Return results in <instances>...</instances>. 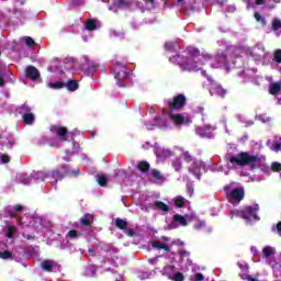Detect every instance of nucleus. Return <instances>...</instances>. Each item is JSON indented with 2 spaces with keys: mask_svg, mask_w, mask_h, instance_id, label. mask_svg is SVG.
<instances>
[{
  "mask_svg": "<svg viewBox=\"0 0 281 281\" xmlns=\"http://www.w3.org/2000/svg\"><path fill=\"white\" fill-rule=\"evenodd\" d=\"M25 77L29 78V80H38V78H41V72L36 67L29 66L25 69Z\"/></svg>",
  "mask_w": 281,
  "mask_h": 281,
  "instance_id": "17",
  "label": "nucleus"
},
{
  "mask_svg": "<svg viewBox=\"0 0 281 281\" xmlns=\"http://www.w3.org/2000/svg\"><path fill=\"white\" fill-rule=\"evenodd\" d=\"M234 54H236V56H238L239 54H249L251 58H254V60H262V58H265L266 56L265 46L262 45H257L251 49L247 47L235 48Z\"/></svg>",
  "mask_w": 281,
  "mask_h": 281,
  "instance_id": "8",
  "label": "nucleus"
},
{
  "mask_svg": "<svg viewBox=\"0 0 281 281\" xmlns=\"http://www.w3.org/2000/svg\"><path fill=\"white\" fill-rule=\"evenodd\" d=\"M281 91V82H274L269 86V93L271 95H278Z\"/></svg>",
  "mask_w": 281,
  "mask_h": 281,
  "instance_id": "24",
  "label": "nucleus"
},
{
  "mask_svg": "<svg viewBox=\"0 0 281 281\" xmlns=\"http://www.w3.org/2000/svg\"><path fill=\"white\" fill-rule=\"evenodd\" d=\"M255 19H256V21H258V23H262V25H267L265 18L262 15H260V13H255Z\"/></svg>",
  "mask_w": 281,
  "mask_h": 281,
  "instance_id": "41",
  "label": "nucleus"
},
{
  "mask_svg": "<svg viewBox=\"0 0 281 281\" xmlns=\"http://www.w3.org/2000/svg\"><path fill=\"white\" fill-rule=\"evenodd\" d=\"M162 276H166L168 278V273H176L175 272V266H166L162 270H161Z\"/></svg>",
  "mask_w": 281,
  "mask_h": 281,
  "instance_id": "34",
  "label": "nucleus"
},
{
  "mask_svg": "<svg viewBox=\"0 0 281 281\" xmlns=\"http://www.w3.org/2000/svg\"><path fill=\"white\" fill-rule=\"evenodd\" d=\"M266 158L265 156H256L249 153L241 151L237 155L231 156L228 158V164H231L232 168H244V166H249L254 170V168H260L261 172L269 177L271 175V170L273 172H280L281 164L272 162L271 167L265 166Z\"/></svg>",
  "mask_w": 281,
  "mask_h": 281,
  "instance_id": "2",
  "label": "nucleus"
},
{
  "mask_svg": "<svg viewBox=\"0 0 281 281\" xmlns=\"http://www.w3.org/2000/svg\"><path fill=\"white\" fill-rule=\"evenodd\" d=\"M272 229H274V227H273ZM274 231H277L279 234H281V222H279V223L277 224V227H276Z\"/></svg>",
  "mask_w": 281,
  "mask_h": 281,
  "instance_id": "53",
  "label": "nucleus"
},
{
  "mask_svg": "<svg viewBox=\"0 0 281 281\" xmlns=\"http://www.w3.org/2000/svg\"><path fill=\"white\" fill-rule=\"evenodd\" d=\"M194 218H196V215L194 213L187 214L184 216L176 214V215H173V221L169 225V228L177 229L179 227L178 225H181V227H186V226H188V223H192V221H194Z\"/></svg>",
  "mask_w": 281,
  "mask_h": 281,
  "instance_id": "10",
  "label": "nucleus"
},
{
  "mask_svg": "<svg viewBox=\"0 0 281 281\" xmlns=\"http://www.w3.org/2000/svg\"><path fill=\"white\" fill-rule=\"evenodd\" d=\"M205 225V222H199L198 225H195V229H201Z\"/></svg>",
  "mask_w": 281,
  "mask_h": 281,
  "instance_id": "54",
  "label": "nucleus"
},
{
  "mask_svg": "<svg viewBox=\"0 0 281 281\" xmlns=\"http://www.w3.org/2000/svg\"><path fill=\"white\" fill-rule=\"evenodd\" d=\"M172 167L177 172H179V170L181 169V160L177 159L176 161H173Z\"/></svg>",
  "mask_w": 281,
  "mask_h": 281,
  "instance_id": "43",
  "label": "nucleus"
},
{
  "mask_svg": "<svg viewBox=\"0 0 281 281\" xmlns=\"http://www.w3.org/2000/svg\"><path fill=\"white\" fill-rule=\"evenodd\" d=\"M276 254V248L270 247V246H266L262 249V256L266 260V262H268V265H270V267H272L273 271H274V276H281V265L279 262H276V260H273V256Z\"/></svg>",
  "mask_w": 281,
  "mask_h": 281,
  "instance_id": "7",
  "label": "nucleus"
},
{
  "mask_svg": "<svg viewBox=\"0 0 281 281\" xmlns=\"http://www.w3.org/2000/svg\"><path fill=\"white\" fill-rule=\"evenodd\" d=\"M188 192H189V194L192 196V194L194 193V189L191 188V187H188Z\"/></svg>",
  "mask_w": 281,
  "mask_h": 281,
  "instance_id": "58",
  "label": "nucleus"
},
{
  "mask_svg": "<svg viewBox=\"0 0 281 281\" xmlns=\"http://www.w3.org/2000/svg\"><path fill=\"white\" fill-rule=\"evenodd\" d=\"M22 120H23L24 124H27L30 126V125L34 124L36 116L34 115V113L29 112V113H24L22 115Z\"/></svg>",
  "mask_w": 281,
  "mask_h": 281,
  "instance_id": "22",
  "label": "nucleus"
},
{
  "mask_svg": "<svg viewBox=\"0 0 281 281\" xmlns=\"http://www.w3.org/2000/svg\"><path fill=\"white\" fill-rule=\"evenodd\" d=\"M162 155H165V157H170V155H172V151L169 149H165L162 150Z\"/></svg>",
  "mask_w": 281,
  "mask_h": 281,
  "instance_id": "51",
  "label": "nucleus"
},
{
  "mask_svg": "<svg viewBox=\"0 0 281 281\" xmlns=\"http://www.w3.org/2000/svg\"><path fill=\"white\" fill-rule=\"evenodd\" d=\"M41 267L43 271L52 273V271H54V267H58V263L52 259H45L44 261L41 262Z\"/></svg>",
  "mask_w": 281,
  "mask_h": 281,
  "instance_id": "18",
  "label": "nucleus"
},
{
  "mask_svg": "<svg viewBox=\"0 0 281 281\" xmlns=\"http://www.w3.org/2000/svg\"><path fill=\"white\" fill-rule=\"evenodd\" d=\"M157 260H159V257H156V258H154V259H149V262H150L151 265H155V262H157Z\"/></svg>",
  "mask_w": 281,
  "mask_h": 281,
  "instance_id": "57",
  "label": "nucleus"
},
{
  "mask_svg": "<svg viewBox=\"0 0 281 281\" xmlns=\"http://www.w3.org/2000/svg\"><path fill=\"white\" fill-rule=\"evenodd\" d=\"M258 204H256L254 207L247 206L245 210H233L231 211V218L237 217V218H244V221H247V223H254V221H260V217H258Z\"/></svg>",
  "mask_w": 281,
  "mask_h": 281,
  "instance_id": "6",
  "label": "nucleus"
},
{
  "mask_svg": "<svg viewBox=\"0 0 281 281\" xmlns=\"http://www.w3.org/2000/svg\"><path fill=\"white\" fill-rule=\"evenodd\" d=\"M86 30H88V32H93V30H98V24H95V20H88L86 22Z\"/></svg>",
  "mask_w": 281,
  "mask_h": 281,
  "instance_id": "28",
  "label": "nucleus"
},
{
  "mask_svg": "<svg viewBox=\"0 0 281 281\" xmlns=\"http://www.w3.org/2000/svg\"><path fill=\"white\" fill-rule=\"evenodd\" d=\"M69 238H78V231L71 229L68 232Z\"/></svg>",
  "mask_w": 281,
  "mask_h": 281,
  "instance_id": "46",
  "label": "nucleus"
},
{
  "mask_svg": "<svg viewBox=\"0 0 281 281\" xmlns=\"http://www.w3.org/2000/svg\"><path fill=\"white\" fill-rule=\"evenodd\" d=\"M114 226L116 229H121L125 236H128L130 238H133L135 236V229L128 228V222L126 220H123L121 217H116L114 222Z\"/></svg>",
  "mask_w": 281,
  "mask_h": 281,
  "instance_id": "11",
  "label": "nucleus"
},
{
  "mask_svg": "<svg viewBox=\"0 0 281 281\" xmlns=\"http://www.w3.org/2000/svg\"><path fill=\"white\" fill-rule=\"evenodd\" d=\"M247 281H257L256 279L248 278Z\"/></svg>",
  "mask_w": 281,
  "mask_h": 281,
  "instance_id": "63",
  "label": "nucleus"
},
{
  "mask_svg": "<svg viewBox=\"0 0 281 281\" xmlns=\"http://www.w3.org/2000/svg\"><path fill=\"white\" fill-rule=\"evenodd\" d=\"M158 159H161V154L160 153H156Z\"/></svg>",
  "mask_w": 281,
  "mask_h": 281,
  "instance_id": "61",
  "label": "nucleus"
},
{
  "mask_svg": "<svg viewBox=\"0 0 281 281\" xmlns=\"http://www.w3.org/2000/svg\"><path fill=\"white\" fill-rule=\"evenodd\" d=\"M271 150H273L274 153H280L281 143H277L273 147H271Z\"/></svg>",
  "mask_w": 281,
  "mask_h": 281,
  "instance_id": "47",
  "label": "nucleus"
},
{
  "mask_svg": "<svg viewBox=\"0 0 281 281\" xmlns=\"http://www.w3.org/2000/svg\"><path fill=\"white\" fill-rule=\"evenodd\" d=\"M136 168L139 170V172H142V160L137 162Z\"/></svg>",
  "mask_w": 281,
  "mask_h": 281,
  "instance_id": "55",
  "label": "nucleus"
},
{
  "mask_svg": "<svg viewBox=\"0 0 281 281\" xmlns=\"http://www.w3.org/2000/svg\"><path fill=\"white\" fill-rule=\"evenodd\" d=\"M80 223L83 225V227H91L93 225V215L87 213L80 218Z\"/></svg>",
  "mask_w": 281,
  "mask_h": 281,
  "instance_id": "20",
  "label": "nucleus"
},
{
  "mask_svg": "<svg viewBox=\"0 0 281 281\" xmlns=\"http://www.w3.org/2000/svg\"><path fill=\"white\" fill-rule=\"evenodd\" d=\"M256 5H262L265 3V0H255Z\"/></svg>",
  "mask_w": 281,
  "mask_h": 281,
  "instance_id": "56",
  "label": "nucleus"
},
{
  "mask_svg": "<svg viewBox=\"0 0 281 281\" xmlns=\"http://www.w3.org/2000/svg\"><path fill=\"white\" fill-rule=\"evenodd\" d=\"M0 87H5V78L3 75H0Z\"/></svg>",
  "mask_w": 281,
  "mask_h": 281,
  "instance_id": "49",
  "label": "nucleus"
},
{
  "mask_svg": "<svg viewBox=\"0 0 281 281\" xmlns=\"http://www.w3.org/2000/svg\"><path fill=\"white\" fill-rule=\"evenodd\" d=\"M134 1L135 0H116L114 5H116V8H128V5H131V3Z\"/></svg>",
  "mask_w": 281,
  "mask_h": 281,
  "instance_id": "26",
  "label": "nucleus"
},
{
  "mask_svg": "<svg viewBox=\"0 0 281 281\" xmlns=\"http://www.w3.org/2000/svg\"><path fill=\"white\" fill-rule=\"evenodd\" d=\"M189 53V57L176 55L173 57H169V60L170 63L179 65L182 71H199L202 69L205 63H210L213 69H226V71L229 70V63L227 61L225 54H217L212 57L210 55L199 54V49L196 48L190 49Z\"/></svg>",
  "mask_w": 281,
  "mask_h": 281,
  "instance_id": "1",
  "label": "nucleus"
},
{
  "mask_svg": "<svg viewBox=\"0 0 281 281\" xmlns=\"http://www.w3.org/2000/svg\"><path fill=\"white\" fill-rule=\"evenodd\" d=\"M146 10H155V0H143Z\"/></svg>",
  "mask_w": 281,
  "mask_h": 281,
  "instance_id": "35",
  "label": "nucleus"
},
{
  "mask_svg": "<svg viewBox=\"0 0 281 281\" xmlns=\"http://www.w3.org/2000/svg\"><path fill=\"white\" fill-rule=\"evenodd\" d=\"M0 258L1 260H12L13 255H12V251L10 250H4V251H0Z\"/></svg>",
  "mask_w": 281,
  "mask_h": 281,
  "instance_id": "29",
  "label": "nucleus"
},
{
  "mask_svg": "<svg viewBox=\"0 0 281 281\" xmlns=\"http://www.w3.org/2000/svg\"><path fill=\"white\" fill-rule=\"evenodd\" d=\"M155 206L157 207V210H159L160 212H164L165 214H168V212H170V206H168V204L161 201H157L155 203Z\"/></svg>",
  "mask_w": 281,
  "mask_h": 281,
  "instance_id": "25",
  "label": "nucleus"
},
{
  "mask_svg": "<svg viewBox=\"0 0 281 281\" xmlns=\"http://www.w3.org/2000/svg\"><path fill=\"white\" fill-rule=\"evenodd\" d=\"M97 181H98L99 186H101V188H104V186H106V183H109V178H106V176H104V175H100V176H98Z\"/></svg>",
  "mask_w": 281,
  "mask_h": 281,
  "instance_id": "32",
  "label": "nucleus"
},
{
  "mask_svg": "<svg viewBox=\"0 0 281 281\" xmlns=\"http://www.w3.org/2000/svg\"><path fill=\"white\" fill-rule=\"evenodd\" d=\"M50 131L52 133H55L57 137H59L60 142H67V135H69V130H67V127L60 125H53L50 127Z\"/></svg>",
  "mask_w": 281,
  "mask_h": 281,
  "instance_id": "15",
  "label": "nucleus"
},
{
  "mask_svg": "<svg viewBox=\"0 0 281 281\" xmlns=\"http://www.w3.org/2000/svg\"><path fill=\"white\" fill-rule=\"evenodd\" d=\"M168 104L171 110L168 117L176 126H188V124H192V119L188 114L172 112L186 106V95L178 94L173 99L169 100Z\"/></svg>",
  "mask_w": 281,
  "mask_h": 281,
  "instance_id": "3",
  "label": "nucleus"
},
{
  "mask_svg": "<svg viewBox=\"0 0 281 281\" xmlns=\"http://www.w3.org/2000/svg\"><path fill=\"white\" fill-rule=\"evenodd\" d=\"M211 95H220V98H223L226 93L225 89L223 87L218 86L217 83H212L210 88Z\"/></svg>",
  "mask_w": 281,
  "mask_h": 281,
  "instance_id": "19",
  "label": "nucleus"
},
{
  "mask_svg": "<svg viewBox=\"0 0 281 281\" xmlns=\"http://www.w3.org/2000/svg\"><path fill=\"white\" fill-rule=\"evenodd\" d=\"M10 216L11 218H16V214H14L13 212H10Z\"/></svg>",
  "mask_w": 281,
  "mask_h": 281,
  "instance_id": "60",
  "label": "nucleus"
},
{
  "mask_svg": "<svg viewBox=\"0 0 281 281\" xmlns=\"http://www.w3.org/2000/svg\"><path fill=\"white\" fill-rule=\"evenodd\" d=\"M65 85L68 91H78L80 89L78 80L69 79Z\"/></svg>",
  "mask_w": 281,
  "mask_h": 281,
  "instance_id": "21",
  "label": "nucleus"
},
{
  "mask_svg": "<svg viewBox=\"0 0 281 281\" xmlns=\"http://www.w3.org/2000/svg\"><path fill=\"white\" fill-rule=\"evenodd\" d=\"M145 148H150V144L147 143V146Z\"/></svg>",
  "mask_w": 281,
  "mask_h": 281,
  "instance_id": "64",
  "label": "nucleus"
},
{
  "mask_svg": "<svg viewBox=\"0 0 281 281\" xmlns=\"http://www.w3.org/2000/svg\"><path fill=\"white\" fill-rule=\"evenodd\" d=\"M32 239H34V237L27 236V240H32Z\"/></svg>",
  "mask_w": 281,
  "mask_h": 281,
  "instance_id": "62",
  "label": "nucleus"
},
{
  "mask_svg": "<svg viewBox=\"0 0 281 281\" xmlns=\"http://www.w3.org/2000/svg\"><path fill=\"white\" fill-rule=\"evenodd\" d=\"M24 43L27 45V47H33V45H36V42L30 36L24 37Z\"/></svg>",
  "mask_w": 281,
  "mask_h": 281,
  "instance_id": "36",
  "label": "nucleus"
},
{
  "mask_svg": "<svg viewBox=\"0 0 281 281\" xmlns=\"http://www.w3.org/2000/svg\"><path fill=\"white\" fill-rule=\"evenodd\" d=\"M5 237L14 238V226H8Z\"/></svg>",
  "mask_w": 281,
  "mask_h": 281,
  "instance_id": "37",
  "label": "nucleus"
},
{
  "mask_svg": "<svg viewBox=\"0 0 281 281\" xmlns=\"http://www.w3.org/2000/svg\"><path fill=\"white\" fill-rule=\"evenodd\" d=\"M142 175L144 183H164L166 176L157 169H150L148 161H142Z\"/></svg>",
  "mask_w": 281,
  "mask_h": 281,
  "instance_id": "4",
  "label": "nucleus"
},
{
  "mask_svg": "<svg viewBox=\"0 0 281 281\" xmlns=\"http://www.w3.org/2000/svg\"><path fill=\"white\" fill-rule=\"evenodd\" d=\"M21 113H23V115H24V113H32V108H30V105H27V104H22L21 105Z\"/></svg>",
  "mask_w": 281,
  "mask_h": 281,
  "instance_id": "38",
  "label": "nucleus"
},
{
  "mask_svg": "<svg viewBox=\"0 0 281 281\" xmlns=\"http://www.w3.org/2000/svg\"><path fill=\"white\" fill-rule=\"evenodd\" d=\"M250 251H251L252 256H259L258 249L256 247L252 246L250 248Z\"/></svg>",
  "mask_w": 281,
  "mask_h": 281,
  "instance_id": "50",
  "label": "nucleus"
},
{
  "mask_svg": "<svg viewBox=\"0 0 281 281\" xmlns=\"http://www.w3.org/2000/svg\"><path fill=\"white\" fill-rule=\"evenodd\" d=\"M190 281H205V277L201 272H196L194 274H191L189 278Z\"/></svg>",
  "mask_w": 281,
  "mask_h": 281,
  "instance_id": "30",
  "label": "nucleus"
},
{
  "mask_svg": "<svg viewBox=\"0 0 281 281\" xmlns=\"http://www.w3.org/2000/svg\"><path fill=\"white\" fill-rule=\"evenodd\" d=\"M189 171L196 177V179H201V175L205 172V164L201 160H195L189 167Z\"/></svg>",
  "mask_w": 281,
  "mask_h": 281,
  "instance_id": "13",
  "label": "nucleus"
},
{
  "mask_svg": "<svg viewBox=\"0 0 281 281\" xmlns=\"http://www.w3.org/2000/svg\"><path fill=\"white\" fill-rule=\"evenodd\" d=\"M186 198L178 195L175 198L176 207H183L186 205Z\"/></svg>",
  "mask_w": 281,
  "mask_h": 281,
  "instance_id": "31",
  "label": "nucleus"
},
{
  "mask_svg": "<svg viewBox=\"0 0 281 281\" xmlns=\"http://www.w3.org/2000/svg\"><path fill=\"white\" fill-rule=\"evenodd\" d=\"M128 76H131V74L126 71V65L117 61L114 67L115 80H119V82H122V80H125V78H128Z\"/></svg>",
  "mask_w": 281,
  "mask_h": 281,
  "instance_id": "12",
  "label": "nucleus"
},
{
  "mask_svg": "<svg viewBox=\"0 0 281 281\" xmlns=\"http://www.w3.org/2000/svg\"><path fill=\"white\" fill-rule=\"evenodd\" d=\"M50 89H65L66 85L63 81H56L49 83Z\"/></svg>",
  "mask_w": 281,
  "mask_h": 281,
  "instance_id": "33",
  "label": "nucleus"
},
{
  "mask_svg": "<svg viewBox=\"0 0 281 281\" xmlns=\"http://www.w3.org/2000/svg\"><path fill=\"white\" fill-rule=\"evenodd\" d=\"M226 12H236V7L228 5L227 9H226Z\"/></svg>",
  "mask_w": 281,
  "mask_h": 281,
  "instance_id": "52",
  "label": "nucleus"
},
{
  "mask_svg": "<svg viewBox=\"0 0 281 281\" xmlns=\"http://www.w3.org/2000/svg\"><path fill=\"white\" fill-rule=\"evenodd\" d=\"M38 176L45 178V177H47V173H46V172H43V171H40V172H38Z\"/></svg>",
  "mask_w": 281,
  "mask_h": 281,
  "instance_id": "59",
  "label": "nucleus"
},
{
  "mask_svg": "<svg viewBox=\"0 0 281 281\" xmlns=\"http://www.w3.org/2000/svg\"><path fill=\"white\" fill-rule=\"evenodd\" d=\"M167 274H168V280H171V281H184L186 280V277L181 272H176V273L167 272Z\"/></svg>",
  "mask_w": 281,
  "mask_h": 281,
  "instance_id": "23",
  "label": "nucleus"
},
{
  "mask_svg": "<svg viewBox=\"0 0 281 281\" xmlns=\"http://www.w3.org/2000/svg\"><path fill=\"white\" fill-rule=\"evenodd\" d=\"M280 27H281V22H280V20L274 19V20L272 21V30L278 31V30H280Z\"/></svg>",
  "mask_w": 281,
  "mask_h": 281,
  "instance_id": "40",
  "label": "nucleus"
},
{
  "mask_svg": "<svg viewBox=\"0 0 281 281\" xmlns=\"http://www.w3.org/2000/svg\"><path fill=\"white\" fill-rule=\"evenodd\" d=\"M214 131H216V127L206 125L204 127H196L195 133L200 137H207L210 139L214 137Z\"/></svg>",
  "mask_w": 281,
  "mask_h": 281,
  "instance_id": "16",
  "label": "nucleus"
},
{
  "mask_svg": "<svg viewBox=\"0 0 281 281\" xmlns=\"http://www.w3.org/2000/svg\"><path fill=\"white\" fill-rule=\"evenodd\" d=\"M151 247L154 249H164V251H170V247H172V244H170V238L162 237L160 239L153 240Z\"/></svg>",
  "mask_w": 281,
  "mask_h": 281,
  "instance_id": "14",
  "label": "nucleus"
},
{
  "mask_svg": "<svg viewBox=\"0 0 281 281\" xmlns=\"http://www.w3.org/2000/svg\"><path fill=\"white\" fill-rule=\"evenodd\" d=\"M14 212H23V206L21 204H16L13 206Z\"/></svg>",
  "mask_w": 281,
  "mask_h": 281,
  "instance_id": "48",
  "label": "nucleus"
},
{
  "mask_svg": "<svg viewBox=\"0 0 281 281\" xmlns=\"http://www.w3.org/2000/svg\"><path fill=\"white\" fill-rule=\"evenodd\" d=\"M80 169L69 170V167L61 166L52 171V177L55 181H63L65 177H78Z\"/></svg>",
  "mask_w": 281,
  "mask_h": 281,
  "instance_id": "9",
  "label": "nucleus"
},
{
  "mask_svg": "<svg viewBox=\"0 0 281 281\" xmlns=\"http://www.w3.org/2000/svg\"><path fill=\"white\" fill-rule=\"evenodd\" d=\"M155 126H159L160 128H168V125L164 124V121L161 119L155 120Z\"/></svg>",
  "mask_w": 281,
  "mask_h": 281,
  "instance_id": "39",
  "label": "nucleus"
},
{
  "mask_svg": "<svg viewBox=\"0 0 281 281\" xmlns=\"http://www.w3.org/2000/svg\"><path fill=\"white\" fill-rule=\"evenodd\" d=\"M225 194L233 205H238L245 199V188L238 182H232L224 188Z\"/></svg>",
  "mask_w": 281,
  "mask_h": 281,
  "instance_id": "5",
  "label": "nucleus"
},
{
  "mask_svg": "<svg viewBox=\"0 0 281 281\" xmlns=\"http://www.w3.org/2000/svg\"><path fill=\"white\" fill-rule=\"evenodd\" d=\"M181 158L184 159V161H188V162L192 161V156H190V153H188V151L182 153Z\"/></svg>",
  "mask_w": 281,
  "mask_h": 281,
  "instance_id": "42",
  "label": "nucleus"
},
{
  "mask_svg": "<svg viewBox=\"0 0 281 281\" xmlns=\"http://www.w3.org/2000/svg\"><path fill=\"white\" fill-rule=\"evenodd\" d=\"M274 60L281 63V49L274 52Z\"/></svg>",
  "mask_w": 281,
  "mask_h": 281,
  "instance_id": "45",
  "label": "nucleus"
},
{
  "mask_svg": "<svg viewBox=\"0 0 281 281\" xmlns=\"http://www.w3.org/2000/svg\"><path fill=\"white\" fill-rule=\"evenodd\" d=\"M165 49L167 52H177V49H179V44L173 43V42H167L165 44Z\"/></svg>",
  "mask_w": 281,
  "mask_h": 281,
  "instance_id": "27",
  "label": "nucleus"
},
{
  "mask_svg": "<svg viewBox=\"0 0 281 281\" xmlns=\"http://www.w3.org/2000/svg\"><path fill=\"white\" fill-rule=\"evenodd\" d=\"M0 159H1L2 164H10V156H8L5 154H2L0 156Z\"/></svg>",
  "mask_w": 281,
  "mask_h": 281,
  "instance_id": "44",
  "label": "nucleus"
}]
</instances>
